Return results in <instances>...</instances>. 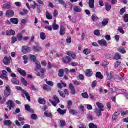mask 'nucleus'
<instances>
[{"mask_svg":"<svg viewBox=\"0 0 128 128\" xmlns=\"http://www.w3.org/2000/svg\"><path fill=\"white\" fill-rule=\"evenodd\" d=\"M17 40H19V42H22L24 40V35L22 33H19L17 35Z\"/></svg>","mask_w":128,"mask_h":128,"instance_id":"obj_24","label":"nucleus"},{"mask_svg":"<svg viewBox=\"0 0 128 128\" xmlns=\"http://www.w3.org/2000/svg\"><path fill=\"white\" fill-rule=\"evenodd\" d=\"M3 8L8 10L9 8H10V5L8 4H4L3 6Z\"/></svg>","mask_w":128,"mask_h":128,"instance_id":"obj_59","label":"nucleus"},{"mask_svg":"<svg viewBox=\"0 0 128 128\" xmlns=\"http://www.w3.org/2000/svg\"><path fill=\"white\" fill-rule=\"evenodd\" d=\"M10 22L13 24H18V19L16 18H12L10 20Z\"/></svg>","mask_w":128,"mask_h":128,"instance_id":"obj_23","label":"nucleus"},{"mask_svg":"<svg viewBox=\"0 0 128 128\" xmlns=\"http://www.w3.org/2000/svg\"><path fill=\"white\" fill-rule=\"evenodd\" d=\"M11 82L14 84H20V81L17 78H12Z\"/></svg>","mask_w":128,"mask_h":128,"instance_id":"obj_37","label":"nucleus"},{"mask_svg":"<svg viewBox=\"0 0 128 128\" xmlns=\"http://www.w3.org/2000/svg\"><path fill=\"white\" fill-rule=\"evenodd\" d=\"M34 6H36L37 7V12L38 14H40V12H42V10H40V6L38 5V4H36V2H34Z\"/></svg>","mask_w":128,"mask_h":128,"instance_id":"obj_42","label":"nucleus"},{"mask_svg":"<svg viewBox=\"0 0 128 128\" xmlns=\"http://www.w3.org/2000/svg\"><path fill=\"white\" fill-rule=\"evenodd\" d=\"M52 28L54 30H58L60 28V26L56 24V22H54L52 24Z\"/></svg>","mask_w":128,"mask_h":128,"instance_id":"obj_25","label":"nucleus"},{"mask_svg":"<svg viewBox=\"0 0 128 128\" xmlns=\"http://www.w3.org/2000/svg\"><path fill=\"white\" fill-rule=\"evenodd\" d=\"M89 128H98V126L94 123H90L89 124Z\"/></svg>","mask_w":128,"mask_h":128,"instance_id":"obj_57","label":"nucleus"},{"mask_svg":"<svg viewBox=\"0 0 128 128\" xmlns=\"http://www.w3.org/2000/svg\"><path fill=\"white\" fill-rule=\"evenodd\" d=\"M46 18H47V20H52L53 18H52V16L50 14V12H46Z\"/></svg>","mask_w":128,"mask_h":128,"instance_id":"obj_36","label":"nucleus"},{"mask_svg":"<svg viewBox=\"0 0 128 128\" xmlns=\"http://www.w3.org/2000/svg\"><path fill=\"white\" fill-rule=\"evenodd\" d=\"M30 58L32 62H38L36 60V57L34 55L30 54Z\"/></svg>","mask_w":128,"mask_h":128,"instance_id":"obj_32","label":"nucleus"},{"mask_svg":"<svg viewBox=\"0 0 128 128\" xmlns=\"http://www.w3.org/2000/svg\"><path fill=\"white\" fill-rule=\"evenodd\" d=\"M58 92L60 94V96L62 97V98H66V94H64V92L60 90H58Z\"/></svg>","mask_w":128,"mask_h":128,"instance_id":"obj_49","label":"nucleus"},{"mask_svg":"<svg viewBox=\"0 0 128 128\" xmlns=\"http://www.w3.org/2000/svg\"><path fill=\"white\" fill-rule=\"evenodd\" d=\"M32 50L35 52H40L42 50V48L36 44V46H33Z\"/></svg>","mask_w":128,"mask_h":128,"instance_id":"obj_6","label":"nucleus"},{"mask_svg":"<svg viewBox=\"0 0 128 128\" xmlns=\"http://www.w3.org/2000/svg\"><path fill=\"white\" fill-rule=\"evenodd\" d=\"M74 10L76 12H82V8H80L78 6H76L74 8Z\"/></svg>","mask_w":128,"mask_h":128,"instance_id":"obj_38","label":"nucleus"},{"mask_svg":"<svg viewBox=\"0 0 128 128\" xmlns=\"http://www.w3.org/2000/svg\"><path fill=\"white\" fill-rule=\"evenodd\" d=\"M22 94L26 96V100H28V102H30V94L26 90H23Z\"/></svg>","mask_w":128,"mask_h":128,"instance_id":"obj_21","label":"nucleus"},{"mask_svg":"<svg viewBox=\"0 0 128 128\" xmlns=\"http://www.w3.org/2000/svg\"><path fill=\"white\" fill-rule=\"evenodd\" d=\"M28 14V10H23L22 12H20L21 16H26Z\"/></svg>","mask_w":128,"mask_h":128,"instance_id":"obj_54","label":"nucleus"},{"mask_svg":"<svg viewBox=\"0 0 128 128\" xmlns=\"http://www.w3.org/2000/svg\"><path fill=\"white\" fill-rule=\"evenodd\" d=\"M102 112H104V110H102L100 109L98 110V108H96L94 110V112L97 115V116H102Z\"/></svg>","mask_w":128,"mask_h":128,"instance_id":"obj_16","label":"nucleus"},{"mask_svg":"<svg viewBox=\"0 0 128 128\" xmlns=\"http://www.w3.org/2000/svg\"><path fill=\"white\" fill-rule=\"evenodd\" d=\"M105 38L108 42H110V40H112V38L110 37V35H106L105 36Z\"/></svg>","mask_w":128,"mask_h":128,"instance_id":"obj_64","label":"nucleus"},{"mask_svg":"<svg viewBox=\"0 0 128 128\" xmlns=\"http://www.w3.org/2000/svg\"><path fill=\"white\" fill-rule=\"evenodd\" d=\"M92 18L93 22H98V16L96 14H92Z\"/></svg>","mask_w":128,"mask_h":128,"instance_id":"obj_46","label":"nucleus"},{"mask_svg":"<svg viewBox=\"0 0 128 128\" xmlns=\"http://www.w3.org/2000/svg\"><path fill=\"white\" fill-rule=\"evenodd\" d=\"M25 110L30 114H34V110L31 108L30 106L28 104L25 105Z\"/></svg>","mask_w":128,"mask_h":128,"instance_id":"obj_11","label":"nucleus"},{"mask_svg":"<svg viewBox=\"0 0 128 128\" xmlns=\"http://www.w3.org/2000/svg\"><path fill=\"white\" fill-rule=\"evenodd\" d=\"M44 115L47 116V118H52V114L48 112H45Z\"/></svg>","mask_w":128,"mask_h":128,"instance_id":"obj_53","label":"nucleus"},{"mask_svg":"<svg viewBox=\"0 0 128 128\" xmlns=\"http://www.w3.org/2000/svg\"><path fill=\"white\" fill-rule=\"evenodd\" d=\"M96 78H100V80H104V76L100 72H97L96 73Z\"/></svg>","mask_w":128,"mask_h":128,"instance_id":"obj_27","label":"nucleus"},{"mask_svg":"<svg viewBox=\"0 0 128 128\" xmlns=\"http://www.w3.org/2000/svg\"><path fill=\"white\" fill-rule=\"evenodd\" d=\"M54 100L55 102H56V104H60V99L57 97V96H54Z\"/></svg>","mask_w":128,"mask_h":128,"instance_id":"obj_55","label":"nucleus"},{"mask_svg":"<svg viewBox=\"0 0 128 128\" xmlns=\"http://www.w3.org/2000/svg\"><path fill=\"white\" fill-rule=\"evenodd\" d=\"M96 84H98V82L96 80L94 81L92 84V86L94 88L96 86Z\"/></svg>","mask_w":128,"mask_h":128,"instance_id":"obj_63","label":"nucleus"},{"mask_svg":"<svg viewBox=\"0 0 128 128\" xmlns=\"http://www.w3.org/2000/svg\"><path fill=\"white\" fill-rule=\"evenodd\" d=\"M88 5L90 8H94V0H89Z\"/></svg>","mask_w":128,"mask_h":128,"instance_id":"obj_22","label":"nucleus"},{"mask_svg":"<svg viewBox=\"0 0 128 128\" xmlns=\"http://www.w3.org/2000/svg\"><path fill=\"white\" fill-rule=\"evenodd\" d=\"M4 94L5 98H8L10 94H12V90L9 85H8L6 87V90L4 92Z\"/></svg>","mask_w":128,"mask_h":128,"instance_id":"obj_3","label":"nucleus"},{"mask_svg":"<svg viewBox=\"0 0 128 128\" xmlns=\"http://www.w3.org/2000/svg\"><path fill=\"white\" fill-rule=\"evenodd\" d=\"M60 124L62 126V128H64V126H66V120H64V119H60Z\"/></svg>","mask_w":128,"mask_h":128,"instance_id":"obj_34","label":"nucleus"},{"mask_svg":"<svg viewBox=\"0 0 128 128\" xmlns=\"http://www.w3.org/2000/svg\"><path fill=\"white\" fill-rule=\"evenodd\" d=\"M21 82H22V84H24V86H28V82L26 80V79L22 78L21 79Z\"/></svg>","mask_w":128,"mask_h":128,"instance_id":"obj_44","label":"nucleus"},{"mask_svg":"<svg viewBox=\"0 0 128 128\" xmlns=\"http://www.w3.org/2000/svg\"><path fill=\"white\" fill-rule=\"evenodd\" d=\"M12 44H16V42H18V38L16 36H13L12 38Z\"/></svg>","mask_w":128,"mask_h":128,"instance_id":"obj_58","label":"nucleus"},{"mask_svg":"<svg viewBox=\"0 0 128 128\" xmlns=\"http://www.w3.org/2000/svg\"><path fill=\"white\" fill-rule=\"evenodd\" d=\"M94 34L97 36H100V30H95L94 31Z\"/></svg>","mask_w":128,"mask_h":128,"instance_id":"obj_52","label":"nucleus"},{"mask_svg":"<svg viewBox=\"0 0 128 128\" xmlns=\"http://www.w3.org/2000/svg\"><path fill=\"white\" fill-rule=\"evenodd\" d=\"M17 72L20 74V76H26V71L20 68H18L17 69Z\"/></svg>","mask_w":128,"mask_h":128,"instance_id":"obj_9","label":"nucleus"},{"mask_svg":"<svg viewBox=\"0 0 128 128\" xmlns=\"http://www.w3.org/2000/svg\"><path fill=\"white\" fill-rule=\"evenodd\" d=\"M126 12V7L121 9L120 10V16H124V12Z\"/></svg>","mask_w":128,"mask_h":128,"instance_id":"obj_47","label":"nucleus"},{"mask_svg":"<svg viewBox=\"0 0 128 128\" xmlns=\"http://www.w3.org/2000/svg\"><path fill=\"white\" fill-rule=\"evenodd\" d=\"M38 102L39 104H46V100L42 98H40Z\"/></svg>","mask_w":128,"mask_h":128,"instance_id":"obj_39","label":"nucleus"},{"mask_svg":"<svg viewBox=\"0 0 128 128\" xmlns=\"http://www.w3.org/2000/svg\"><path fill=\"white\" fill-rule=\"evenodd\" d=\"M77 80H84V76L80 74L78 76L76 77Z\"/></svg>","mask_w":128,"mask_h":128,"instance_id":"obj_45","label":"nucleus"},{"mask_svg":"<svg viewBox=\"0 0 128 128\" xmlns=\"http://www.w3.org/2000/svg\"><path fill=\"white\" fill-rule=\"evenodd\" d=\"M69 90H71V94L75 95L76 94V88H74V86L72 84H69Z\"/></svg>","mask_w":128,"mask_h":128,"instance_id":"obj_8","label":"nucleus"},{"mask_svg":"<svg viewBox=\"0 0 128 128\" xmlns=\"http://www.w3.org/2000/svg\"><path fill=\"white\" fill-rule=\"evenodd\" d=\"M6 16H8L9 18H12L14 16V12L12 10L6 11Z\"/></svg>","mask_w":128,"mask_h":128,"instance_id":"obj_19","label":"nucleus"},{"mask_svg":"<svg viewBox=\"0 0 128 128\" xmlns=\"http://www.w3.org/2000/svg\"><path fill=\"white\" fill-rule=\"evenodd\" d=\"M70 113L71 114H72V116H76V114H78V112H76V110H74V109H71L70 110Z\"/></svg>","mask_w":128,"mask_h":128,"instance_id":"obj_51","label":"nucleus"},{"mask_svg":"<svg viewBox=\"0 0 128 128\" xmlns=\"http://www.w3.org/2000/svg\"><path fill=\"white\" fill-rule=\"evenodd\" d=\"M122 64V62L120 61H117L114 63L115 64V68H118L119 66H120V64Z\"/></svg>","mask_w":128,"mask_h":128,"instance_id":"obj_61","label":"nucleus"},{"mask_svg":"<svg viewBox=\"0 0 128 128\" xmlns=\"http://www.w3.org/2000/svg\"><path fill=\"white\" fill-rule=\"evenodd\" d=\"M8 72L6 71L5 70H4L2 72V74H1V76H0V78H2V80H6L8 81V78L7 76Z\"/></svg>","mask_w":128,"mask_h":128,"instance_id":"obj_5","label":"nucleus"},{"mask_svg":"<svg viewBox=\"0 0 128 128\" xmlns=\"http://www.w3.org/2000/svg\"><path fill=\"white\" fill-rule=\"evenodd\" d=\"M66 54L68 56H66L62 60L63 64H70L72 62V60L76 58V54L72 51L66 52Z\"/></svg>","mask_w":128,"mask_h":128,"instance_id":"obj_1","label":"nucleus"},{"mask_svg":"<svg viewBox=\"0 0 128 128\" xmlns=\"http://www.w3.org/2000/svg\"><path fill=\"white\" fill-rule=\"evenodd\" d=\"M124 22H128V14H126L124 16Z\"/></svg>","mask_w":128,"mask_h":128,"instance_id":"obj_60","label":"nucleus"},{"mask_svg":"<svg viewBox=\"0 0 128 128\" xmlns=\"http://www.w3.org/2000/svg\"><path fill=\"white\" fill-rule=\"evenodd\" d=\"M40 38L42 40H44L46 38V35L44 32H42L40 34Z\"/></svg>","mask_w":128,"mask_h":128,"instance_id":"obj_35","label":"nucleus"},{"mask_svg":"<svg viewBox=\"0 0 128 128\" xmlns=\"http://www.w3.org/2000/svg\"><path fill=\"white\" fill-rule=\"evenodd\" d=\"M58 2L60 4H62L64 8H66V2L64 1V0H58Z\"/></svg>","mask_w":128,"mask_h":128,"instance_id":"obj_43","label":"nucleus"},{"mask_svg":"<svg viewBox=\"0 0 128 128\" xmlns=\"http://www.w3.org/2000/svg\"><path fill=\"white\" fill-rule=\"evenodd\" d=\"M84 54H86V56H88V54H90V50L88 48L84 49L83 51Z\"/></svg>","mask_w":128,"mask_h":128,"instance_id":"obj_41","label":"nucleus"},{"mask_svg":"<svg viewBox=\"0 0 128 128\" xmlns=\"http://www.w3.org/2000/svg\"><path fill=\"white\" fill-rule=\"evenodd\" d=\"M31 118L34 120H38V115L36 114H32V115H31Z\"/></svg>","mask_w":128,"mask_h":128,"instance_id":"obj_56","label":"nucleus"},{"mask_svg":"<svg viewBox=\"0 0 128 128\" xmlns=\"http://www.w3.org/2000/svg\"><path fill=\"white\" fill-rule=\"evenodd\" d=\"M7 105L8 106H10V110H12V108H14V102L12 100H9L7 102Z\"/></svg>","mask_w":128,"mask_h":128,"instance_id":"obj_13","label":"nucleus"},{"mask_svg":"<svg viewBox=\"0 0 128 128\" xmlns=\"http://www.w3.org/2000/svg\"><path fill=\"white\" fill-rule=\"evenodd\" d=\"M23 59L24 60V64H28V56H23Z\"/></svg>","mask_w":128,"mask_h":128,"instance_id":"obj_50","label":"nucleus"},{"mask_svg":"<svg viewBox=\"0 0 128 128\" xmlns=\"http://www.w3.org/2000/svg\"><path fill=\"white\" fill-rule=\"evenodd\" d=\"M82 96L84 98H90L88 94V92H86L82 93Z\"/></svg>","mask_w":128,"mask_h":128,"instance_id":"obj_48","label":"nucleus"},{"mask_svg":"<svg viewBox=\"0 0 128 128\" xmlns=\"http://www.w3.org/2000/svg\"><path fill=\"white\" fill-rule=\"evenodd\" d=\"M72 104V102L71 100L68 101V110L70 109V106Z\"/></svg>","mask_w":128,"mask_h":128,"instance_id":"obj_62","label":"nucleus"},{"mask_svg":"<svg viewBox=\"0 0 128 128\" xmlns=\"http://www.w3.org/2000/svg\"><path fill=\"white\" fill-rule=\"evenodd\" d=\"M85 74L87 78H90V76H92V74H94V72H92V70L88 69L86 70Z\"/></svg>","mask_w":128,"mask_h":128,"instance_id":"obj_14","label":"nucleus"},{"mask_svg":"<svg viewBox=\"0 0 128 128\" xmlns=\"http://www.w3.org/2000/svg\"><path fill=\"white\" fill-rule=\"evenodd\" d=\"M120 58H122L118 53H116L114 57V60H120Z\"/></svg>","mask_w":128,"mask_h":128,"instance_id":"obj_40","label":"nucleus"},{"mask_svg":"<svg viewBox=\"0 0 128 128\" xmlns=\"http://www.w3.org/2000/svg\"><path fill=\"white\" fill-rule=\"evenodd\" d=\"M22 52L23 54H26L28 52H30V48L28 47L27 46H23Z\"/></svg>","mask_w":128,"mask_h":128,"instance_id":"obj_10","label":"nucleus"},{"mask_svg":"<svg viewBox=\"0 0 128 128\" xmlns=\"http://www.w3.org/2000/svg\"><path fill=\"white\" fill-rule=\"evenodd\" d=\"M12 124V122L10 120H6L4 122V126H10Z\"/></svg>","mask_w":128,"mask_h":128,"instance_id":"obj_31","label":"nucleus"},{"mask_svg":"<svg viewBox=\"0 0 128 128\" xmlns=\"http://www.w3.org/2000/svg\"><path fill=\"white\" fill-rule=\"evenodd\" d=\"M118 52H121L122 54H126V48L124 47H120L118 48Z\"/></svg>","mask_w":128,"mask_h":128,"instance_id":"obj_26","label":"nucleus"},{"mask_svg":"<svg viewBox=\"0 0 128 128\" xmlns=\"http://www.w3.org/2000/svg\"><path fill=\"white\" fill-rule=\"evenodd\" d=\"M39 70L40 72H36V74L38 76H40L41 78H46V70L44 68H42Z\"/></svg>","mask_w":128,"mask_h":128,"instance_id":"obj_2","label":"nucleus"},{"mask_svg":"<svg viewBox=\"0 0 128 128\" xmlns=\"http://www.w3.org/2000/svg\"><path fill=\"white\" fill-rule=\"evenodd\" d=\"M10 60H12V57L6 56L3 60V62L5 66H8L10 64Z\"/></svg>","mask_w":128,"mask_h":128,"instance_id":"obj_4","label":"nucleus"},{"mask_svg":"<svg viewBox=\"0 0 128 128\" xmlns=\"http://www.w3.org/2000/svg\"><path fill=\"white\" fill-rule=\"evenodd\" d=\"M66 28L64 26H60V35L64 36L66 34Z\"/></svg>","mask_w":128,"mask_h":128,"instance_id":"obj_18","label":"nucleus"},{"mask_svg":"<svg viewBox=\"0 0 128 128\" xmlns=\"http://www.w3.org/2000/svg\"><path fill=\"white\" fill-rule=\"evenodd\" d=\"M96 105L97 106L98 108L100 110H104V104L100 102H97L96 103Z\"/></svg>","mask_w":128,"mask_h":128,"instance_id":"obj_20","label":"nucleus"},{"mask_svg":"<svg viewBox=\"0 0 128 128\" xmlns=\"http://www.w3.org/2000/svg\"><path fill=\"white\" fill-rule=\"evenodd\" d=\"M58 76L60 78H62L64 76V69H60L58 70Z\"/></svg>","mask_w":128,"mask_h":128,"instance_id":"obj_30","label":"nucleus"},{"mask_svg":"<svg viewBox=\"0 0 128 128\" xmlns=\"http://www.w3.org/2000/svg\"><path fill=\"white\" fill-rule=\"evenodd\" d=\"M58 112L61 116H64V114H66V110H62L60 108H59L58 109Z\"/></svg>","mask_w":128,"mask_h":128,"instance_id":"obj_28","label":"nucleus"},{"mask_svg":"<svg viewBox=\"0 0 128 128\" xmlns=\"http://www.w3.org/2000/svg\"><path fill=\"white\" fill-rule=\"evenodd\" d=\"M106 10L107 12H110L112 10V6L108 2H106L105 4Z\"/></svg>","mask_w":128,"mask_h":128,"instance_id":"obj_33","label":"nucleus"},{"mask_svg":"<svg viewBox=\"0 0 128 128\" xmlns=\"http://www.w3.org/2000/svg\"><path fill=\"white\" fill-rule=\"evenodd\" d=\"M108 22H110V20L108 18H105L102 22V26H108Z\"/></svg>","mask_w":128,"mask_h":128,"instance_id":"obj_29","label":"nucleus"},{"mask_svg":"<svg viewBox=\"0 0 128 128\" xmlns=\"http://www.w3.org/2000/svg\"><path fill=\"white\" fill-rule=\"evenodd\" d=\"M6 36H16V31L12 30H8L6 31Z\"/></svg>","mask_w":128,"mask_h":128,"instance_id":"obj_17","label":"nucleus"},{"mask_svg":"<svg viewBox=\"0 0 128 128\" xmlns=\"http://www.w3.org/2000/svg\"><path fill=\"white\" fill-rule=\"evenodd\" d=\"M36 66L34 70L35 72H38L42 68V66L40 65V61H36Z\"/></svg>","mask_w":128,"mask_h":128,"instance_id":"obj_12","label":"nucleus"},{"mask_svg":"<svg viewBox=\"0 0 128 128\" xmlns=\"http://www.w3.org/2000/svg\"><path fill=\"white\" fill-rule=\"evenodd\" d=\"M107 76V80H112L114 78V72H110V73L106 72Z\"/></svg>","mask_w":128,"mask_h":128,"instance_id":"obj_15","label":"nucleus"},{"mask_svg":"<svg viewBox=\"0 0 128 128\" xmlns=\"http://www.w3.org/2000/svg\"><path fill=\"white\" fill-rule=\"evenodd\" d=\"M100 46H108V42L104 40H99L98 42Z\"/></svg>","mask_w":128,"mask_h":128,"instance_id":"obj_7","label":"nucleus"}]
</instances>
